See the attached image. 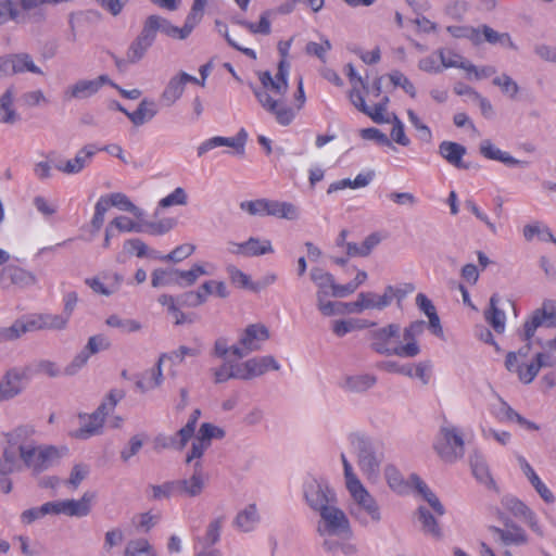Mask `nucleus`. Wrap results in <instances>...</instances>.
<instances>
[{"mask_svg": "<svg viewBox=\"0 0 556 556\" xmlns=\"http://www.w3.org/2000/svg\"><path fill=\"white\" fill-rule=\"evenodd\" d=\"M289 47V42L279 45L282 58L277 64L276 72L274 74L269 71L258 72L260 86L252 87L260 105L274 117L277 124L285 127L294 122L306 102L302 77L298 79L293 104H290L287 100L290 74V63L287 60Z\"/></svg>", "mask_w": 556, "mask_h": 556, "instance_id": "f257e3e1", "label": "nucleus"}, {"mask_svg": "<svg viewBox=\"0 0 556 556\" xmlns=\"http://www.w3.org/2000/svg\"><path fill=\"white\" fill-rule=\"evenodd\" d=\"M33 429L17 428L7 434L8 445L4 448L3 457L0 459V475L20 471L23 466L31 469L34 472H41L56 464L62 452L52 445H37L30 435Z\"/></svg>", "mask_w": 556, "mask_h": 556, "instance_id": "f03ea898", "label": "nucleus"}, {"mask_svg": "<svg viewBox=\"0 0 556 556\" xmlns=\"http://www.w3.org/2000/svg\"><path fill=\"white\" fill-rule=\"evenodd\" d=\"M424 320H416L409 324L403 331L401 340L400 326L388 325L371 331V348L379 354L396 355L399 357H415L419 354L420 348L417 338L425 331Z\"/></svg>", "mask_w": 556, "mask_h": 556, "instance_id": "7ed1b4c3", "label": "nucleus"}, {"mask_svg": "<svg viewBox=\"0 0 556 556\" xmlns=\"http://www.w3.org/2000/svg\"><path fill=\"white\" fill-rule=\"evenodd\" d=\"M346 75L352 86L349 92L351 103L375 123H388L387 106L389 98L382 94L381 78L375 79L372 85L368 87L352 64L346 65Z\"/></svg>", "mask_w": 556, "mask_h": 556, "instance_id": "20e7f679", "label": "nucleus"}, {"mask_svg": "<svg viewBox=\"0 0 556 556\" xmlns=\"http://www.w3.org/2000/svg\"><path fill=\"white\" fill-rule=\"evenodd\" d=\"M341 460L344 468L346 489L349 490L352 498L358 507L371 518V520L378 521L380 519V513L376 501L353 472V468L344 454H341Z\"/></svg>", "mask_w": 556, "mask_h": 556, "instance_id": "39448f33", "label": "nucleus"}, {"mask_svg": "<svg viewBox=\"0 0 556 556\" xmlns=\"http://www.w3.org/2000/svg\"><path fill=\"white\" fill-rule=\"evenodd\" d=\"M320 520L317 526L318 533L324 538L337 536L351 539L352 530L345 514L338 507L330 505L320 513Z\"/></svg>", "mask_w": 556, "mask_h": 556, "instance_id": "423d86ee", "label": "nucleus"}, {"mask_svg": "<svg viewBox=\"0 0 556 556\" xmlns=\"http://www.w3.org/2000/svg\"><path fill=\"white\" fill-rule=\"evenodd\" d=\"M204 483L201 464L197 462L194 473L189 479L153 486V496L155 498L172 495L197 496L202 492Z\"/></svg>", "mask_w": 556, "mask_h": 556, "instance_id": "0eeeda50", "label": "nucleus"}, {"mask_svg": "<svg viewBox=\"0 0 556 556\" xmlns=\"http://www.w3.org/2000/svg\"><path fill=\"white\" fill-rule=\"evenodd\" d=\"M123 396L124 393L122 391L113 390L109 393L106 400L99 406L97 412L88 416V421H86V416L80 415V418L84 420V425L73 432V437L77 439H87L99 433L102 428L104 417L109 412H112L116 407Z\"/></svg>", "mask_w": 556, "mask_h": 556, "instance_id": "6e6552de", "label": "nucleus"}, {"mask_svg": "<svg viewBox=\"0 0 556 556\" xmlns=\"http://www.w3.org/2000/svg\"><path fill=\"white\" fill-rule=\"evenodd\" d=\"M414 286L408 283L405 290L394 289L389 286L383 294L378 295L371 292L361 293L355 302L344 304V307L350 313L361 312L365 308H383L391 304L394 298L402 299L406 293L414 291Z\"/></svg>", "mask_w": 556, "mask_h": 556, "instance_id": "1a4fd4ad", "label": "nucleus"}, {"mask_svg": "<svg viewBox=\"0 0 556 556\" xmlns=\"http://www.w3.org/2000/svg\"><path fill=\"white\" fill-rule=\"evenodd\" d=\"M541 326L556 328V301L549 299L544 300L542 306L534 309L526 319L520 336L521 339L527 342L528 346L536 329Z\"/></svg>", "mask_w": 556, "mask_h": 556, "instance_id": "9d476101", "label": "nucleus"}, {"mask_svg": "<svg viewBox=\"0 0 556 556\" xmlns=\"http://www.w3.org/2000/svg\"><path fill=\"white\" fill-rule=\"evenodd\" d=\"M434 450L444 462H454L464 455L465 443L456 428L443 427L434 442Z\"/></svg>", "mask_w": 556, "mask_h": 556, "instance_id": "9b49d317", "label": "nucleus"}, {"mask_svg": "<svg viewBox=\"0 0 556 556\" xmlns=\"http://www.w3.org/2000/svg\"><path fill=\"white\" fill-rule=\"evenodd\" d=\"M269 338L268 329L262 324H253L248 326L239 341V345L230 349L231 354L242 358L243 356L257 351L262 344Z\"/></svg>", "mask_w": 556, "mask_h": 556, "instance_id": "f8f14e48", "label": "nucleus"}, {"mask_svg": "<svg viewBox=\"0 0 556 556\" xmlns=\"http://www.w3.org/2000/svg\"><path fill=\"white\" fill-rule=\"evenodd\" d=\"M527 351L509 352L506 355L505 367L509 372L516 374L518 379L525 383H531L538 376V364L533 361L527 362Z\"/></svg>", "mask_w": 556, "mask_h": 556, "instance_id": "ddd939ff", "label": "nucleus"}, {"mask_svg": "<svg viewBox=\"0 0 556 556\" xmlns=\"http://www.w3.org/2000/svg\"><path fill=\"white\" fill-rule=\"evenodd\" d=\"M224 435L225 431L222 428L210 422L202 424L194 437L191 451L187 454L186 462L191 463L194 459H200L210 447L212 439H222Z\"/></svg>", "mask_w": 556, "mask_h": 556, "instance_id": "4468645a", "label": "nucleus"}, {"mask_svg": "<svg viewBox=\"0 0 556 556\" xmlns=\"http://www.w3.org/2000/svg\"><path fill=\"white\" fill-rule=\"evenodd\" d=\"M351 444L357 453L358 466L368 480H375L378 475L379 464L374 456L369 443L361 435L351 437Z\"/></svg>", "mask_w": 556, "mask_h": 556, "instance_id": "2eb2a0df", "label": "nucleus"}, {"mask_svg": "<svg viewBox=\"0 0 556 556\" xmlns=\"http://www.w3.org/2000/svg\"><path fill=\"white\" fill-rule=\"evenodd\" d=\"M502 504L514 517L523 521L532 532L543 536V529L539 518L527 504L514 496L503 498Z\"/></svg>", "mask_w": 556, "mask_h": 556, "instance_id": "dca6fc26", "label": "nucleus"}, {"mask_svg": "<svg viewBox=\"0 0 556 556\" xmlns=\"http://www.w3.org/2000/svg\"><path fill=\"white\" fill-rule=\"evenodd\" d=\"M104 85H111L118 88L111 81L109 76L100 75L94 79H81L68 87L64 91V99L70 101L73 99H86L96 94Z\"/></svg>", "mask_w": 556, "mask_h": 556, "instance_id": "f3484780", "label": "nucleus"}, {"mask_svg": "<svg viewBox=\"0 0 556 556\" xmlns=\"http://www.w3.org/2000/svg\"><path fill=\"white\" fill-rule=\"evenodd\" d=\"M237 375L241 380H251L260 377L269 370H278L279 364L273 356L253 357L243 363H238Z\"/></svg>", "mask_w": 556, "mask_h": 556, "instance_id": "a211bd4d", "label": "nucleus"}, {"mask_svg": "<svg viewBox=\"0 0 556 556\" xmlns=\"http://www.w3.org/2000/svg\"><path fill=\"white\" fill-rule=\"evenodd\" d=\"M304 495L309 507L318 513L330 506L334 501V495L328 486L316 480H309L305 483Z\"/></svg>", "mask_w": 556, "mask_h": 556, "instance_id": "6ab92c4d", "label": "nucleus"}, {"mask_svg": "<svg viewBox=\"0 0 556 556\" xmlns=\"http://www.w3.org/2000/svg\"><path fill=\"white\" fill-rule=\"evenodd\" d=\"M248 134L241 128L235 137H222L215 136L205 141H203L197 149L198 156H202L206 152L218 148V147H229L232 148L238 154L242 155L244 153V147L247 143Z\"/></svg>", "mask_w": 556, "mask_h": 556, "instance_id": "aec40b11", "label": "nucleus"}, {"mask_svg": "<svg viewBox=\"0 0 556 556\" xmlns=\"http://www.w3.org/2000/svg\"><path fill=\"white\" fill-rule=\"evenodd\" d=\"M26 332L37 330H60L67 325V318L59 314H33L23 318Z\"/></svg>", "mask_w": 556, "mask_h": 556, "instance_id": "412c9836", "label": "nucleus"}, {"mask_svg": "<svg viewBox=\"0 0 556 556\" xmlns=\"http://www.w3.org/2000/svg\"><path fill=\"white\" fill-rule=\"evenodd\" d=\"M94 495L85 493L80 500H65L52 502L53 514H64L71 517H84L90 511V504Z\"/></svg>", "mask_w": 556, "mask_h": 556, "instance_id": "4be33fe9", "label": "nucleus"}, {"mask_svg": "<svg viewBox=\"0 0 556 556\" xmlns=\"http://www.w3.org/2000/svg\"><path fill=\"white\" fill-rule=\"evenodd\" d=\"M188 83H198V78L185 72L172 77L161 94V103L165 106H172L180 99Z\"/></svg>", "mask_w": 556, "mask_h": 556, "instance_id": "5701e85b", "label": "nucleus"}, {"mask_svg": "<svg viewBox=\"0 0 556 556\" xmlns=\"http://www.w3.org/2000/svg\"><path fill=\"white\" fill-rule=\"evenodd\" d=\"M490 531L496 535L497 541L505 546H520L529 542L525 529L513 521L505 522L504 528L491 527Z\"/></svg>", "mask_w": 556, "mask_h": 556, "instance_id": "b1692460", "label": "nucleus"}, {"mask_svg": "<svg viewBox=\"0 0 556 556\" xmlns=\"http://www.w3.org/2000/svg\"><path fill=\"white\" fill-rule=\"evenodd\" d=\"M0 64L2 77L24 72L40 73L28 54H14L0 58Z\"/></svg>", "mask_w": 556, "mask_h": 556, "instance_id": "393cba45", "label": "nucleus"}, {"mask_svg": "<svg viewBox=\"0 0 556 556\" xmlns=\"http://www.w3.org/2000/svg\"><path fill=\"white\" fill-rule=\"evenodd\" d=\"M110 346V341L104 336L98 334L89 338L86 351L78 354L73 363L65 368L66 375H74L80 367H83L90 354L98 353L101 350H105Z\"/></svg>", "mask_w": 556, "mask_h": 556, "instance_id": "a878e982", "label": "nucleus"}, {"mask_svg": "<svg viewBox=\"0 0 556 556\" xmlns=\"http://www.w3.org/2000/svg\"><path fill=\"white\" fill-rule=\"evenodd\" d=\"M520 469L523 475L527 477L531 485L538 492L540 497L547 504H552L555 502L554 493L548 489V486L541 480L535 470L529 464V462L521 455L517 457Z\"/></svg>", "mask_w": 556, "mask_h": 556, "instance_id": "bb28decb", "label": "nucleus"}, {"mask_svg": "<svg viewBox=\"0 0 556 556\" xmlns=\"http://www.w3.org/2000/svg\"><path fill=\"white\" fill-rule=\"evenodd\" d=\"M97 148L92 144L84 147L74 159L56 165V168L65 174H77L83 170L91 157L96 154Z\"/></svg>", "mask_w": 556, "mask_h": 556, "instance_id": "cd10ccee", "label": "nucleus"}, {"mask_svg": "<svg viewBox=\"0 0 556 556\" xmlns=\"http://www.w3.org/2000/svg\"><path fill=\"white\" fill-rule=\"evenodd\" d=\"M26 378V372L15 369L9 370L0 382V401H7L14 397L22 390V381Z\"/></svg>", "mask_w": 556, "mask_h": 556, "instance_id": "c85d7f7f", "label": "nucleus"}, {"mask_svg": "<svg viewBox=\"0 0 556 556\" xmlns=\"http://www.w3.org/2000/svg\"><path fill=\"white\" fill-rule=\"evenodd\" d=\"M157 301L166 314L174 319L175 325L192 323V318L184 314L180 309L181 306H187L186 304H182V296L180 299H176L173 295L162 294Z\"/></svg>", "mask_w": 556, "mask_h": 556, "instance_id": "c756f323", "label": "nucleus"}, {"mask_svg": "<svg viewBox=\"0 0 556 556\" xmlns=\"http://www.w3.org/2000/svg\"><path fill=\"white\" fill-rule=\"evenodd\" d=\"M233 253L243 254L245 256H260L273 253L274 249L269 240H260L257 238H250L243 243H233Z\"/></svg>", "mask_w": 556, "mask_h": 556, "instance_id": "7c9ffc66", "label": "nucleus"}, {"mask_svg": "<svg viewBox=\"0 0 556 556\" xmlns=\"http://www.w3.org/2000/svg\"><path fill=\"white\" fill-rule=\"evenodd\" d=\"M480 153L489 160L504 163L507 166L525 165L527 162L513 157L509 153L496 148L490 140H483L480 144Z\"/></svg>", "mask_w": 556, "mask_h": 556, "instance_id": "2f4dec72", "label": "nucleus"}, {"mask_svg": "<svg viewBox=\"0 0 556 556\" xmlns=\"http://www.w3.org/2000/svg\"><path fill=\"white\" fill-rule=\"evenodd\" d=\"M311 278L319 289L318 294L339 296L337 292L342 288V285H337L329 273L320 268H314L311 271Z\"/></svg>", "mask_w": 556, "mask_h": 556, "instance_id": "473e14b6", "label": "nucleus"}, {"mask_svg": "<svg viewBox=\"0 0 556 556\" xmlns=\"http://www.w3.org/2000/svg\"><path fill=\"white\" fill-rule=\"evenodd\" d=\"M416 303L419 309L422 311L429 318V328L431 329V331L435 336L441 337L443 334V329L441 327L440 318L437 314V309L432 302L424 293H418L416 296Z\"/></svg>", "mask_w": 556, "mask_h": 556, "instance_id": "72a5a7b5", "label": "nucleus"}, {"mask_svg": "<svg viewBox=\"0 0 556 556\" xmlns=\"http://www.w3.org/2000/svg\"><path fill=\"white\" fill-rule=\"evenodd\" d=\"M440 155L455 167H464L463 157L466 149L453 141H442L439 146Z\"/></svg>", "mask_w": 556, "mask_h": 556, "instance_id": "f704fd0d", "label": "nucleus"}, {"mask_svg": "<svg viewBox=\"0 0 556 556\" xmlns=\"http://www.w3.org/2000/svg\"><path fill=\"white\" fill-rule=\"evenodd\" d=\"M268 208V216L271 217L288 220H295L299 218V208L290 202L269 199Z\"/></svg>", "mask_w": 556, "mask_h": 556, "instance_id": "c9c22d12", "label": "nucleus"}, {"mask_svg": "<svg viewBox=\"0 0 556 556\" xmlns=\"http://www.w3.org/2000/svg\"><path fill=\"white\" fill-rule=\"evenodd\" d=\"M157 114L156 104L153 100L143 99L137 110L127 113V117L137 126L151 121Z\"/></svg>", "mask_w": 556, "mask_h": 556, "instance_id": "e433bc0d", "label": "nucleus"}, {"mask_svg": "<svg viewBox=\"0 0 556 556\" xmlns=\"http://www.w3.org/2000/svg\"><path fill=\"white\" fill-rule=\"evenodd\" d=\"M167 354H163L160 356L157 364L151 370L146 371L140 379L137 381V386L142 391L152 390L159 387L162 382V370L161 366L163 362L166 359Z\"/></svg>", "mask_w": 556, "mask_h": 556, "instance_id": "4c0bfd02", "label": "nucleus"}, {"mask_svg": "<svg viewBox=\"0 0 556 556\" xmlns=\"http://www.w3.org/2000/svg\"><path fill=\"white\" fill-rule=\"evenodd\" d=\"M410 482L438 515L441 516L444 514V507L439 498L418 476L412 475Z\"/></svg>", "mask_w": 556, "mask_h": 556, "instance_id": "58836bf2", "label": "nucleus"}, {"mask_svg": "<svg viewBox=\"0 0 556 556\" xmlns=\"http://www.w3.org/2000/svg\"><path fill=\"white\" fill-rule=\"evenodd\" d=\"M380 233L374 232L364 240L362 245L349 242L346 244V254L349 256H367L370 254L371 250L380 243Z\"/></svg>", "mask_w": 556, "mask_h": 556, "instance_id": "ea45409f", "label": "nucleus"}, {"mask_svg": "<svg viewBox=\"0 0 556 556\" xmlns=\"http://www.w3.org/2000/svg\"><path fill=\"white\" fill-rule=\"evenodd\" d=\"M14 97L12 90H7L0 97V123L13 124L17 121V113L13 106Z\"/></svg>", "mask_w": 556, "mask_h": 556, "instance_id": "a19ab883", "label": "nucleus"}, {"mask_svg": "<svg viewBox=\"0 0 556 556\" xmlns=\"http://www.w3.org/2000/svg\"><path fill=\"white\" fill-rule=\"evenodd\" d=\"M213 282H204L197 291H190L182 295V304L187 306H200L206 302L208 295L213 294Z\"/></svg>", "mask_w": 556, "mask_h": 556, "instance_id": "79ce46f5", "label": "nucleus"}, {"mask_svg": "<svg viewBox=\"0 0 556 556\" xmlns=\"http://www.w3.org/2000/svg\"><path fill=\"white\" fill-rule=\"evenodd\" d=\"M522 233L527 241H531L536 236L543 241H552L556 243V239L554 238L549 228L540 222L526 225L523 227Z\"/></svg>", "mask_w": 556, "mask_h": 556, "instance_id": "37998d69", "label": "nucleus"}, {"mask_svg": "<svg viewBox=\"0 0 556 556\" xmlns=\"http://www.w3.org/2000/svg\"><path fill=\"white\" fill-rule=\"evenodd\" d=\"M258 521V515L255 505H249L244 510L240 511L236 519L235 525L241 531H251Z\"/></svg>", "mask_w": 556, "mask_h": 556, "instance_id": "c03bdc74", "label": "nucleus"}, {"mask_svg": "<svg viewBox=\"0 0 556 556\" xmlns=\"http://www.w3.org/2000/svg\"><path fill=\"white\" fill-rule=\"evenodd\" d=\"M485 320L497 333L505 330L506 316L504 312L496 307V299L492 296L490 300V308L485 312Z\"/></svg>", "mask_w": 556, "mask_h": 556, "instance_id": "a18cd8bd", "label": "nucleus"}, {"mask_svg": "<svg viewBox=\"0 0 556 556\" xmlns=\"http://www.w3.org/2000/svg\"><path fill=\"white\" fill-rule=\"evenodd\" d=\"M271 12L265 11L260 16L258 22H249L243 21L241 25L248 29L253 35H264L267 36L271 33V21H270Z\"/></svg>", "mask_w": 556, "mask_h": 556, "instance_id": "49530a36", "label": "nucleus"}, {"mask_svg": "<svg viewBox=\"0 0 556 556\" xmlns=\"http://www.w3.org/2000/svg\"><path fill=\"white\" fill-rule=\"evenodd\" d=\"M161 28L162 17L159 15H150L144 21L142 30L138 37L152 46L156 38V34L159 30H161Z\"/></svg>", "mask_w": 556, "mask_h": 556, "instance_id": "de8ad7c7", "label": "nucleus"}, {"mask_svg": "<svg viewBox=\"0 0 556 556\" xmlns=\"http://www.w3.org/2000/svg\"><path fill=\"white\" fill-rule=\"evenodd\" d=\"M207 271L202 265L195 264L188 270L174 269L175 281L182 286H191L195 280Z\"/></svg>", "mask_w": 556, "mask_h": 556, "instance_id": "09e8293b", "label": "nucleus"}, {"mask_svg": "<svg viewBox=\"0 0 556 556\" xmlns=\"http://www.w3.org/2000/svg\"><path fill=\"white\" fill-rule=\"evenodd\" d=\"M501 418L508 422H517L519 426L528 429V430H539L540 427L523 418L520 414H518L514 408H511L507 403H503L501 407Z\"/></svg>", "mask_w": 556, "mask_h": 556, "instance_id": "8fccbe9b", "label": "nucleus"}, {"mask_svg": "<svg viewBox=\"0 0 556 556\" xmlns=\"http://www.w3.org/2000/svg\"><path fill=\"white\" fill-rule=\"evenodd\" d=\"M161 31L169 38L184 40L187 39L193 29L185 22L181 27L174 26L168 20L162 17Z\"/></svg>", "mask_w": 556, "mask_h": 556, "instance_id": "3c124183", "label": "nucleus"}, {"mask_svg": "<svg viewBox=\"0 0 556 556\" xmlns=\"http://www.w3.org/2000/svg\"><path fill=\"white\" fill-rule=\"evenodd\" d=\"M200 415H201L200 409H194L193 413L191 414L188 422L186 424V426L182 427L178 431V433H177L179 437V442L177 444L178 450L184 448L186 446L187 442L193 437L194 431H195V426L200 418Z\"/></svg>", "mask_w": 556, "mask_h": 556, "instance_id": "603ef678", "label": "nucleus"}, {"mask_svg": "<svg viewBox=\"0 0 556 556\" xmlns=\"http://www.w3.org/2000/svg\"><path fill=\"white\" fill-rule=\"evenodd\" d=\"M195 250V247L191 243H184L175 248L170 253L166 255H153V258L162 262H181L190 256Z\"/></svg>", "mask_w": 556, "mask_h": 556, "instance_id": "864d4df0", "label": "nucleus"}, {"mask_svg": "<svg viewBox=\"0 0 556 556\" xmlns=\"http://www.w3.org/2000/svg\"><path fill=\"white\" fill-rule=\"evenodd\" d=\"M125 556H155V553L148 540L138 539L128 542Z\"/></svg>", "mask_w": 556, "mask_h": 556, "instance_id": "5fc2aeb1", "label": "nucleus"}, {"mask_svg": "<svg viewBox=\"0 0 556 556\" xmlns=\"http://www.w3.org/2000/svg\"><path fill=\"white\" fill-rule=\"evenodd\" d=\"M384 475H386L388 484L392 490H394L399 493H404L410 488L409 482H407L403 479V477L401 476V473L399 472V470L395 467H393V466L387 467Z\"/></svg>", "mask_w": 556, "mask_h": 556, "instance_id": "6e6d98bb", "label": "nucleus"}, {"mask_svg": "<svg viewBox=\"0 0 556 556\" xmlns=\"http://www.w3.org/2000/svg\"><path fill=\"white\" fill-rule=\"evenodd\" d=\"M480 31H481V42L484 40V41H488L490 43H502V45H507L508 47L510 48H515V45L514 42L511 41L510 37L508 34L506 33H497L496 30H494L493 28L486 26V25H483L481 28H479Z\"/></svg>", "mask_w": 556, "mask_h": 556, "instance_id": "4d7b16f0", "label": "nucleus"}, {"mask_svg": "<svg viewBox=\"0 0 556 556\" xmlns=\"http://www.w3.org/2000/svg\"><path fill=\"white\" fill-rule=\"evenodd\" d=\"M240 207L252 216H268L269 199L243 201L240 203Z\"/></svg>", "mask_w": 556, "mask_h": 556, "instance_id": "13d9d810", "label": "nucleus"}, {"mask_svg": "<svg viewBox=\"0 0 556 556\" xmlns=\"http://www.w3.org/2000/svg\"><path fill=\"white\" fill-rule=\"evenodd\" d=\"M108 198L110 199L112 206L130 212L136 216H141V210L137 207L126 194L122 192H115L109 194Z\"/></svg>", "mask_w": 556, "mask_h": 556, "instance_id": "bf43d9fd", "label": "nucleus"}, {"mask_svg": "<svg viewBox=\"0 0 556 556\" xmlns=\"http://www.w3.org/2000/svg\"><path fill=\"white\" fill-rule=\"evenodd\" d=\"M227 273L229 275L231 282L235 286H237L239 288H243V289L254 290V291H257L260 289L258 285L252 283L250 280V277L247 274H244L242 270L238 269L237 267L229 266L227 268Z\"/></svg>", "mask_w": 556, "mask_h": 556, "instance_id": "052dcab7", "label": "nucleus"}, {"mask_svg": "<svg viewBox=\"0 0 556 556\" xmlns=\"http://www.w3.org/2000/svg\"><path fill=\"white\" fill-rule=\"evenodd\" d=\"M207 3L208 0H193L191 9L185 21L192 29L201 23Z\"/></svg>", "mask_w": 556, "mask_h": 556, "instance_id": "680f3d73", "label": "nucleus"}, {"mask_svg": "<svg viewBox=\"0 0 556 556\" xmlns=\"http://www.w3.org/2000/svg\"><path fill=\"white\" fill-rule=\"evenodd\" d=\"M188 201V195L184 188L177 187L173 192L168 195L162 198L159 202V206L162 208L175 206V205H186Z\"/></svg>", "mask_w": 556, "mask_h": 556, "instance_id": "e2e57ef3", "label": "nucleus"}, {"mask_svg": "<svg viewBox=\"0 0 556 556\" xmlns=\"http://www.w3.org/2000/svg\"><path fill=\"white\" fill-rule=\"evenodd\" d=\"M125 249L129 253L136 254L138 257L149 256L153 258V255H160L159 252L149 250L148 245L140 239H129L125 242Z\"/></svg>", "mask_w": 556, "mask_h": 556, "instance_id": "0e129e2a", "label": "nucleus"}, {"mask_svg": "<svg viewBox=\"0 0 556 556\" xmlns=\"http://www.w3.org/2000/svg\"><path fill=\"white\" fill-rule=\"evenodd\" d=\"M151 45L147 41H143L141 38L137 37L132 43L129 46L127 51V61L130 63H136L143 58L148 49Z\"/></svg>", "mask_w": 556, "mask_h": 556, "instance_id": "69168bd1", "label": "nucleus"}, {"mask_svg": "<svg viewBox=\"0 0 556 556\" xmlns=\"http://www.w3.org/2000/svg\"><path fill=\"white\" fill-rule=\"evenodd\" d=\"M376 382V378L370 375H358L354 377H349L346 379V387L351 391H365L372 387Z\"/></svg>", "mask_w": 556, "mask_h": 556, "instance_id": "338daca9", "label": "nucleus"}, {"mask_svg": "<svg viewBox=\"0 0 556 556\" xmlns=\"http://www.w3.org/2000/svg\"><path fill=\"white\" fill-rule=\"evenodd\" d=\"M106 325L118 328L122 332H135L141 328V325L134 319H122L117 315H112L106 319Z\"/></svg>", "mask_w": 556, "mask_h": 556, "instance_id": "774afa93", "label": "nucleus"}]
</instances>
